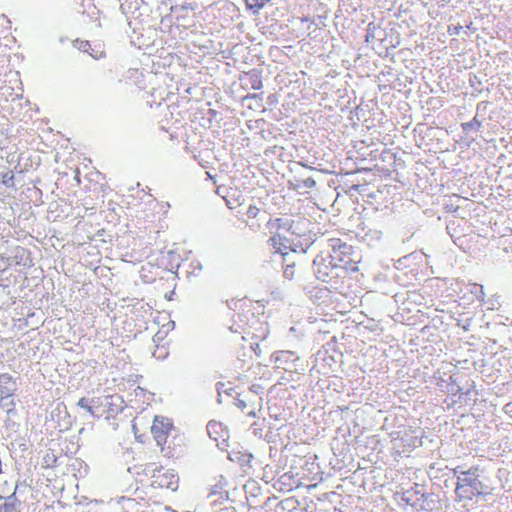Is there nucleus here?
I'll return each mask as SVG.
<instances>
[{"mask_svg": "<svg viewBox=\"0 0 512 512\" xmlns=\"http://www.w3.org/2000/svg\"><path fill=\"white\" fill-rule=\"evenodd\" d=\"M246 320H248L246 315H241L233 311V323L229 326L226 325V328L229 331V336L226 335V341L240 346V350L237 351L238 356L235 363L236 368L240 369H243L247 363L246 358H251V354L248 352L243 342H246L248 337L251 340H265L269 334L268 325L266 323L261 324L259 333H256L255 331H252V326L249 325Z\"/></svg>", "mask_w": 512, "mask_h": 512, "instance_id": "f257e3e1", "label": "nucleus"}, {"mask_svg": "<svg viewBox=\"0 0 512 512\" xmlns=\"http://www.w3.org/2000/svg\"><path fill=\"white\" fill-rule=\"evenodd\" d=\"M455 493L460 499L472 500L475 497L491 495L492 489L482 479V471L478 467L457 472Z\"/></svg>", "mask_w": 512, "mask_h": 512, "instance_id": "f03ea898", "label": "nucleus"}, {"mask_svg": "<svg viewBox=\"0 0 512 512\" xmlns=\"http://www.w3.org/2000/svg\"><path fill=\"white\" fill-rule=\"evenodd\" d=\"M255 398L251 391L226 382V410L230 415L239 411L244 416L256 417Z\"/></svg>", "mask_w": 512, "mask_h": 512, "instance_id": "7ed1b4c3", "label": "nucleus"}, {"mask_svg": "<svg viewBox=\"0 0 512 512\" xmlns=\"http://www.w3.org/2000/svg\"><path fill=\"white\" fill-rule=\"evenodd\" d=\"M332 257L341 271H358V263L361 260L360 251L340 239L331 240Z\"/></svg>", "mask_w": 512, "mask_h": 512, "instance_id": "20e7f679", "label": "nucleus"}, {"mask_svg": "<svg viewBox=\"0 0 512 512\" xmlns=\"http://www.w3.org/2000/svg\"><path fill=\"white\" fill-rule=\"evenodd\" d=\"M260 209L251 203H246L240 207H230L229 214H226V221H228L232 227L241 231V236L244 238L247 232V228L255 232L256 228L260 227V224L255 225L253 222L250 223V219H254L259 214Z\"/></svg>", "mask_w": 512, "mask_h": 512, "instance_id": "39448f33", "label": "nucleus"}, {"mask_svg": "<svg viewBox=\"0 0 512 512\" xmlns=\"http://www.w3.org/2000/svg\"><path fill=\"white\" fill-rule=\"evenodd\" d=\"M283 277L288 281H294L303 287L306 282L307 266L304 257L300 254L285 252L281 261Z\"/></svg>", "mask_w": 512, "mask_h": 512, "instance_id": "423d86ee", "label": "nucleus"}, {"mask_svg": "<svg viewBox=\"0 0 512 512\" xmlns=\"http://www.w3.org/2000/svg\"><path fill=\"white\" fill-rule=\"evenodd\" d=\"M312 266L315 277L322 282L329 283L333 278L341 276V269L335 263L331 253L317 254L312 261Z\"/></svg>", "mask_w": 512, "mask_h": 512, "instance_id": "0eeeda50", "label": "nucleus"}, {"mask_svg": "<svg viewBox=\"0 0 512 512\" xmlns=\"http://www.w3.org/2000/svg\"><path fill=\"white\" fill-rule=\"evenodd\" d=\"M227 441L228 437L226 438V459L229 460L230 465L227 468L232 470L233 466H238L241 472L246 473L251 468L253 454L239 443L230 446Z\"/></svg>", "mask_w": 512, "mask_h": 512, "instance_id": "6e6552de", "label": "nucleus"}, {"mask_svg": "<svg viewBox=\"0 0 512 512\" xmlns=\"http://www.w3.org/2000/svg\"><path fill=\"white\" fill-rule=\"evenodd\" d=\"M173 429L174 426L171 419L160 415L154 417L151 433L157 445L161 447V450H164V445L167 443V439Z\"/></svg>", "mask_w": 512, "mask_h": 512, "instance_id": "1a4fd4ad", "label": "nucleus"}, {"mask_svg": "<svg viewBox=\"0 0 512 512\" xmlns=\"http://www.w3.org/2000/svg\"><path fill=\"white\" fill-rule=\"evenodd\" d=\"M236 77H237V74H234L231 78H229V81H231V82L229 85V90H226V94H229V98L235 104H242L245 100H248L250 98H253V99L259 98L262 100V93L251 95L249 92H246L245 88L236 79ZM227 81H228V79L226 78V82Z\"/></svg>", "mask_w": 512, "mask_h": 512, "instance_id": "9d476101", "label": "nucleus"}, {"mask_svg": "<svg viewBox=\"0 0 512 512\" xmlns=\"http://www.w3.org/2000/svg\"><path fill=\"white\" fill-rule=\"evenodd\" d=\"M393 298L395 303L398 304L399 309L403 312H411L409 305L420 306L424 304L425 300L424 296L415 290L397 292Z\"/></svg>", "mask_w": 512, "mask_h": 512, "instance_id": "9b49d317", "label": "nucleus"}, {"mask_svg": "<svg viewBox=\"0 0 512 512\" xmlns=\"http://www.w3.org/2000/svg\"><path fill=\"white\" fill-rule=\"evenodd\" d=\"M247 47L241 43H235L229 48V54H226V76L231 74V71L228 70V67H234L236 70H240L246 62L244 60H239L238 56L243 58L247 53Z\"/></svg>", "mask_w": 512, "mask_h": 512, "instance_id": "f8f14e48", "label": "nucleus"}, {"mask_svg": "<svg viewBox=\"0 0 512 512\" xmlns=\"http://www.w3.org/2000/svg\"><path fill=\"white\" fill-rule=\"evenodd\" d=\"M379 155V161L375 163L374 168L384 174H390L396 171L398 158L396 153L389 149H383Z\"/></svg>", "mask_w": 512, "mask_h": 512, "instance_id": "ddd939ff", "label": "nucleus"}, {"mask_svg": "<svg viewBox=\"0 0 512 512\" xmlns=\"http://www.w3.org/2000/svg\"><path fill=\"white\" fill-rule=\"evenodd\" d=\"M237 71L239 74H237L236 78L245 88L246 92H249V89L259 90L262 88L261 74L259 71L253 69L249 72H245L242 68Z\"/></svg>", "mask_w": 512, "mask_h": 512, "instance_id": "4468645a", "label": "nucleus"}, {"mask_svg": "<svg viewBox=\"0 0 512 512\" xmlns=\"http://www.w3.org/2000/svg\"><path fill=\"white\" fill-rule=\"evenodd\" d=\"M420 499L415 509L431 512L436 509H440V497L438 494L433 492H426L425 489L423 493H420Z\"/></svg>", "mask_w": 512, "mask_h": 512, "instance_id": "2eb2a0df", "label": "nucleus"}, {"mask_svg": "<svg viewBox=\"0 0 512 512\" xmlns=\"http://www.w3.org/2000/svg\"><path fill=\"white\" fill-rule=\"evenodd\" d=\"M153 483L157 484L160 488H166L175 490L178 485V477L168 471H164L163 469L158 470L153 475Z\"/></svg>", "mask_w": 512, "mask_h": 512, "instance_id": "dca6fc26", "label": "nucleus"}, {"mask_svg": "<svg viewBox=\"0 0 512 512\" xmlns=\"http://www.w3.org/2000/svg\"><path fill=\"white\" fill-rule=\"evenodd\" d=\"M424 486L418 483H414L409 489L404 490L400 494V500L406 505L416 508L420 497V493H423Z\"/></svg>", "mask_w": 512, "mask_h": 512, "instance_id": "f3484780", "label": "nucleus"}, {"mask_svg": "<svg viewBox=\"0 0 512 512\" xmlns=\"http://www.w3.org/2000/svg\"><path fill=\"white\" fill-rule=\"evenodd\" d=\"M248 140L242 127L226 128V145L229 144L232 147L237 146L239 149L240 146H244V143L248 142Z\"/></svg>", "mask_w": 512, "mask_h": 512, "instance_id": "a211bd4d", "label": "nucleus"}, {"mask_svg": "<svg viewBox=\"0 0 512 512\" xmlns=\"http://www.w3.org/2000/svg\"><path fill=\"white\" fill-rule=\"evenodd\" d=\"M292 239H288L279 233H275L267 240V244L275 250L283 259V253L289 252V244Z\"/></svg>", "mask_w": 512, "mask_h": 512, "instance_id": "6ab92c4d", "label": "nucleus"}, {"mask_svg": "<svg viewBox=\"0 0 512 512\" xmlns=\"http://www.w3.org/2000/svg\"><path fill=\"white\" fill-rule=\"evenodd\" d=\"M16 391V379L10 374L0 375V397L8 399L9 396H14Z\"/></svg>", "mask_w": 512, "mask_h": 512, "instance_id": "aec40b11", "label": "nucleus"}, {"mask_svg": "<svg viewBox=\"0 0 512 512\" xmlns=\"http://www.w3.org/2000/svg\"><path fill=\"white\" fill-rule=\"evenodd\" d=\"M463 380H465L463 376L450 375L449 381L446 382L445 386H442V391L446 392L452 397L458 398L460 392L465 389V386L462 384Z\"/></svg>", "mask_w": 512, "mask_h": 512, "instance_id": "412c9836", "label": "nucleus"}, {"mask_svg": "<svg viewBox=\"0 0 512 512\" xmlns=\"http://www.w3.org/2000/svg\"><path fill=\"white\" fill-rule=\"evenodd\" d=\"M247 203V197L238 189H226V208L240 207Z\"/></svg>", "mask_w": 512, "mask_h": 512, "instance_id": "4be33fe9", "label": "nucleus"}, {"mask_svg": "<svg viewBox=\"0 0 512 512\" xmlns=\"http://www.w3.org/2000/svg\"><path fill=\"white\" fill-rule=\"evenodd\" d=\"M271 358L277 363V367L283 368L284 370H289L287 365L292 364L298 357L292 351H276L271 355Z\"/></svg>", "mask_w": 512, "mask_h": 512, "instance_id": "5701e85b", "label": "nucleus"}, {"mask_svg": "<svg viewBox=\"0 0 512 512\" xmlns=\"http://www.w3.org/2000/svg\"><path fill=\"white\" fill-rule=\"evenodd\" d=\"M313 244V241L310 237H305L303 240L301 238L292 239L289 244V252L300 254L302 257L307 252L309 247Z\"/></svg>", "mask_w": 512, "mask_h": 512, "instance_id": "b1692460", "label": "nucleus"}, {"mask_svg": "<svg viewBox=\"0 0 512 512\" xmlns=\"http://www.w3.org/2000/svg\"><path fill=\"white\" fill-rule=\"evenodd\" d=\"M465 389L462 390L457 399L453 400V402H458L460 404H469L470 402L476 401L477 393L474 391L473 384H470L468 380H465Z\"/></svg>", "mask_w": 512, "mask_h": 512, "instance_id": "393cba45", "label": "nucleus"}, {"mask_svg": "<svg viewBox=\"0 0 512 512\" xmlns=\"http://www.w3.org/2000/svg\"><path fill=\"white\" fill-rule=\"evenodd\" d=\"M460 127L466 136H469L470 134H477L481 131L482 120L475 115L472 120L461 123Z\"/></svg>", "mask_w": 512, "mask_h": 512, "instance_id": "a878e982", "label": "nucleus"}, {"mask_svg": "<svg viewBox=\"0 0 512 512\" xmlns=\"http://www.w3.org/2000/svg\"><path fill=\"white\" fill-rule=\"evenodd\" d=\"M207 432L209 437L219 445V439L224 433V426L221 422L211 420L207 425Z\"/></svg>", "mask_w": 512, "mask_h": 512, "instance_id": "bb28decb", "label": "nucleus"}, {"mask_svg": "<svg viewBox=\"0 0 512 512\" xmlns=\"http://www.w3.org/2000/svg\"><path fill=\"white\" fill-rule=\"evenodd\" d=\"M241 119L236 116V109L226 105V128L241 127Z\"/></svg>", "mask_w": 512, "mask_h": 512, "instance_id": "cd10ccee", "label": "nucleus"}, {"mask_svg": "<svg viewBox=\"0 0 512 512\" xmlns=\"http://www.w3.org/2000/svg\"><path fill=\"white\" fill-rule=\"evenodd\" d=\"M95 400L94 399H87L85 397H82L79 399L77 405L83 409H85L89 414L95 416L96 415V412H95Z\"/></svg>", "mask_w": 512, "mask_h": 512, "instance_id": "c85d7f7f", "label": "nucleus"}, {"mask_svg": "<svg viewBox=\"0 0 512 512\" xmlns=\"http://www.w3.org/2000/svg\"><path fill=\"white\" fill-rule=\"evenodd\" d=\"M241 3H244L246 8L254 14L258 13L264 7L263 0H241Z\"/></svg>", "mask_w": 512, "mask_h": 512, "instance_id": "c756f323", "label": "nucleus"}, {"mask_svg": "<svg viewBox=\"0 0 512 512\" xmlns=\"http://www.w3.org/2000/svg\"><path fill=\"white\" fill-rule=\"evenodd\" d=\"M13 397L14 396H9L8 399H3L2 397H0V407L5 409L7 413L15 411L16 403Z\"/></svg>", "mask_w": 512, "mask_h": 512, "instance_id": "7c9ffc66", "label": "nucleus"}, {"mask_svg": "<svg viewBox=\"0 0 512 512\" xmlns=\"http://www.w3.org/2000/svg\"><path fill=\"white\" fill-rule=\"evenodd\" d=\"M298 184L296 185L297 188H307L312 189L316 186V181L313 177H307L305 179L297 180Z\"/></svg>", "mask_w": 512, "mask_h": 512, "instance_id": "2f4dec72", "label": "nucleus"}, {"mask_svg": "<svg viewBox=\"0 0 512 512\" xmlns=\"http://www.w3.org/2000/svg\"><path fill=\"white\" fill-rule=\"evenodd\" d=\"M238 12L239 9L237 5L231 0H226V15L230 13L231 19H233L234 15H236L237 17L239 16Z\"/></svg>", "mask_w": 512, "mask_h": 512, "instance_id": "473e14b6", "label": "nucleus"}, {"mask_svg": "<svg viewBox=\"0 0 512 512\" xmlns=\"http://www.w3.org/2000/svg\"><path fill=\"white\" fill-rule=\"evenodd\" d=\"M471 293H473L475 295V297L479 300V301H482L484 299V291H483V286L480 285V284H473L472 285V289H471Z\"/></svg>", "mask_w": 512, "mask_h": 512, "instance_id": "72a5a7b5", "label": "nucleus"}, {"mask_svg": "<svg viewBox=\"0 0 512 512\" xmlns=\"http://www.w3.org/2000/svg\"><path fill=\"white\" fill-rule=\"evenodd\" d=\"M278 103L277 95L276 94H269L266 97L265 104L263 105V109H267L269 107L272 109L273 106H275Z\"/></svg>", "mask_w": 512, "mask_h": 512, "instance_id": "f704fd0d", "label": "nucleus"}, {"mask_svg": "<svg viewBox=\"0 0 512 512\" xmlns=\"http://www.w3.org/2000/svg\"><path fill=\"white\" fill-rule=\"evenodd\" d=\"M487 106H488L487 101L479 102L476 106V114L475 115H477L478 118H479V115H484L486 113Z\"/></svg>", "mask_w": 512, "mask_h": 512, "instance_id": "c9c22d12", "label": "nucleus"}, {"mask_svg": "<svg viewBox=\"0 0 512 512\" xmlns=\"http://www.w3.org/2000/svg\"><path fill=\"white\" fill-rule=\"evenodd\" d=\"M248 352L251 354V352H254L256 356H260V347H259V343L258 342H250L249 343V346L246 347Z\"/></svg>", "mask_w": 512, "mask_h": 512, "instance_id": "e433bc0d", "label": "nucleus"}, {"mask_svg": "<svg viewBox=\"0 0 512 512\" xmlns=\"http://www.w3.org/2000/svg\"><path fill=\"white\" fill-rule=\"evenodd\" d=\"M378 154H381V151L376 149V150H371L370 153L368 154V156L370 157L371 160H373L377 163L379 161Z\"/></svg>", "mask_w": 512, "mask_h": 512, "instance_id": "4c0bfd02", "label": "nucleus"}, {"mask_svg": "<svg viewBox=\"0 0 512 512\" xmlns=\"http://www.w3.org/2000/svg\"><path fill=\"white\" fill-rule=\"evenodd\" d=\"M257 423L254 422L252 425H251V428H252V432L255 436L261 438L262 437V429L261 428H257Z\"/></svg>", "mask_w": 512, "mask_h": 512, "instance_id": "58836bf2", "label": "nucleus"}, {"mask_svg": "<svg viewBox=\"0 0 512 512\" xmlns=\"http://www.w3.org/2000/svg\"><path fill=\"white\" fill-rule=\"evenodd\" d=\"M364 186L365 185H361V184H352L349 187V192H351L352 190H354L356 192H361L362 190H364Z\"/></svg>", "mask_w": 512, "mask_h": 512, "instance_id": "ea45409f", "label": "nucleus"}, {"mask_svg": "<svg viewBox=\"0 0 512 512\" xmlns=\"http://www.w3.org/2000/svg\"><path fill=\"white\" fill-rule=\"evenodd\" d=\"M91 45L88 41H81L79 48L85 52H89Z\"/></svg>", "mask_w": 512, "mask_h": 512, "instance_id": "a19ab883", "label": "nucleus"}, {"mask_svg": "<svg viewBox=\"0 0 512 512\" xmlns=\"http://www.w3.org/2000/svg\"><path fill=\"white\" fill-rule=\"evenodd\" d=\"M237 494H241V495H243V496H244V498H246V496H245V491H244L243 487H242V488H240V489H238V488H234V490H233V495H234V496H236Z\"/></svg>", "mask_w": 512, "mask_h": 512, "instance_id": "79ce46f5", "label": "nucleus"}, {"mask_svg": "<svg viewBox=\"0 0 512 512\" xmlns=\"http://www.w3.org/2000/svg\"><path fill=\"white\" fill-rule=\"evenodd\" d=\"M470 323H471V319L470 318H467L464 323L462 324V327L465 331H469V327H470Z\"/></svg>", "mask_w": 512, "mask_h": 512, "instance_id": "37998d69", "label": "nucleus"}, {"mask_svg": "<svg viewBox=\"0 0 512 512\" xmlns=\"http://www.w3.org/2000/svg\"><path fill=\"white\" fill-rule=\"evenodd\" d=\"M420 444H421V440H419L417 437H415V438L413 439L412 446H413V447H417V446H419Z\"/></svg>", "mask_w": 512, "mask_h": 512, "instance_id": "c03bdc74", "label": "nucleus"}, {"mask_svg": "<svg viewBox=\"0 0 512 512\" xmlns=\"http://www.w3.org/2000/svg\"><path fill=\"white\" fill-rule=\"evenodd\" d=\"M206 173L210 179L215 181V178L217 177L216 173H212L211 171H207Z\"/></svg>", "mask_w": 512, "mask_h": 512, "instance_id": "a18cd8bd", "label": "nucleus"}, {"mask_svg": "<svg viewBox=\"0 0 512 512\" xmlns=\"http://www.w3.org/2000/svg\"><path fill=\"white\" fill-rule=\"evenodd\" d=\"M396 38H397V41H396V44H393V45H392V47H393V48H395V47H396V45H398V44L400 43V37H399V35H397V36H396Z\"/></svg>", "mask_w": 512, "mask_h": 512, "instance_id": "49530a36", "label": "nucleus"}, {"mask_svg": "<svg viewBox=\"0 0 512 512\" xmlns=\"http://www.w3.org/2000/svg\"><path fill=\"white\" fill-rule=\"evenodd\" d=\"M251 317L252 319L255 321V322H258V319L255 317V315L253 313H251Z\"/></svg>", "mask_w": 512, "mask_h": 512, "instance_id": "de8ad7c7", "label": "nucleus"}, {"mask_svg": "<svg viewBox=\"0 0 512 512\" xmlns=\"http://www.w3.org/2000/svg\"><path fill=\"white\" fill-rule=\"evenodd\" d=\"M369 37H370V33H369V31H368V32H367V34H366V41H367V42L369 41Z\"/></svg>", "mask_w": 512, "mask_h": 512, "instance_id": "09e8293b", "label": "nucleus"}, {"mask_svg": "<svg viewBox=\"0 0 512 512\" xmlns=\"http://www.w3.org/2000/svg\"><path fill=\"white\" fill-rule=\"evenodd\" d=\"M417 306H414V305H409V308H411V312L413 311L414 308H416Z\"/></svg>", "mask_w": 512, "mask_h": 512, "instance_id": "8fccbe9b", "label": "nucleus"}, {"mask_svg": "<svg viewBox=\"0 0 512 512\" xmlns=\"http://www.w3.org/2000/svg\"><path fill=\"white\" fill-rule=\"evenodd\" d=\"M292 228H293V225H290L287 230L290 231V230H292Z\"/></svg>", "mask_w": 512, "mask_h": 512, "instance_id": "3c124183", "label": "nucleus"}]
</instances>
